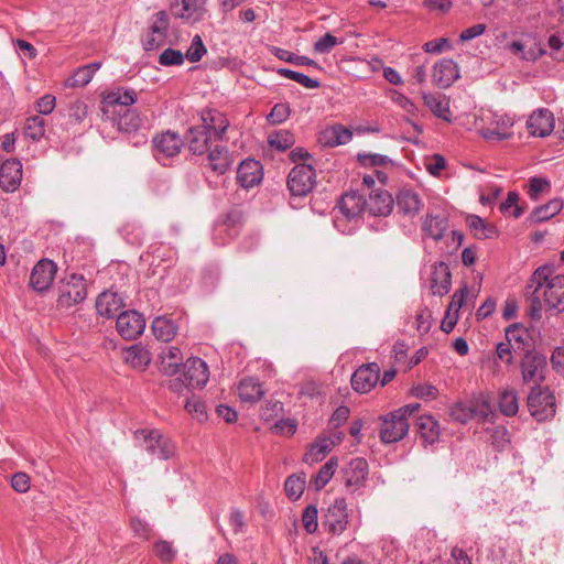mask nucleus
Instances as JSON below:
<instances>
[{"label":"nucleus","instance_id":"59","mask_svg":"<svg viewBox=\"0 0 564 564\" xmlns=\"http://www.w3.org/2000/svg\"><path fill=\"white\" fill-rule=\"evenodd\" d=\"M339 43L336 36L326 33L314 43L313 50L318 54H327Z\"/></svg>","mask_w":564,"mask_h":564},{"label":"nucleus","instance_id":"8","mask_svg":"<svg viewBox=\"0 0 564 564\" xmlns=\"http://www.w3.org/2000/svg\"><path fill=\"white\" fill-rule=\"evenodd\" d=\"M152 143L155 159L163 164L165 160L178 155L184 145L181 135L170 130L156 134Z\"/></svg>","mask_w":564,"mask_h":564},{"label":"nucleus","instance_id":"51","mask_svg":"<svg viewBox=\"0 0 564 564\" xmlns=\"http://www.w3.org/2000/svg\"><path fill=\"white\" fill-rule=\"evenodd\" d=\"M302 524L308 534L315 533L318 528V510L315 505H308L302 513Z\"/></svg>","mask_w":564,"mask_h":564},{"label":"nucleus","instance_id":"54","mask_svg":"<svg viewBox=\"0 0 564 564\" xmlns=\"http://www.w3.org/2000/svg\"><path fill=\"white\" fill-rule=\"evenodd\" d=\"M357 160L362 166L367 167L383 166L392 162L387 155L378 153H359Z\"/></svg>","mask_w":564,"mask_h":564},{"label":"nucleus","instance_id":"61","mask_svg":"<svg viewBox=\"0 0 564 564\" xmlns=\"http://www.w3.org/2000/svg\"><path fill=\"white\" fill-rule=\"evenodd\" d=\"M453 48L452 42L447 37H440L436 40L424 43L423 50L426 53L440 54L444 51H451Z\"/></svg>","mask_w":564,"mask_h":564},{"label":"nucleus","instance_id":"53","mask_svg":"<svg viewBox=\"0 0 564 564\" xmlns=\"http://www.w3.org/2000/svg\"><path fill=\"white\" fill-rule=\"evenodd\" d=\"M185 409L193 417L199 422H204L208 417L205 403L196 397H193L186 401Z\"/></svg>","mask_w":564,"mask_h":564},{"label":"nucleus","instance_id":"29","mask_svg":"<svg viewBox=\"0 0 564 564\" xmlns=\"http://www.w3.org/2000/svg\"><path fill=\"white\" fill-rule=\"evenodd\" d=\"M424 105L433 112L434 116L445 121H451L449 99L436 93H423Z\"/></svg>","mask_w":564,"mask_h":564},{"label":"nucleus","instance_id":"18","mask_svg":"<svg viewBox=\"0 0 564 564\" xmlns=\"http://www.w3.org/2000/svg\"><path fill=\"white\" fill-rule=\"evenodd\" d=\"M459 78V68L452 58L438 61L432 72L433 84L438 88H448Z\"/></svg>","mask_w":564,"mask_h":564},{"label":"nucleus","instance_id":"21","mask_svg":"<svg viewBox=\"0 0 564 564\" xmlns=\"http://www.w3.org/2000/svg\"><path fill=\"white\" fill-rule=\"evenodd\" d=\"M184 366V377L188 386L194 388H203L209 379V371L207 364L198 357L188 358Z\"/></svg>","mask_w":564,"mask_h":564},{"label":"nucleus","instance_id":"48","mask_svg":"<svg viewBox=\"0 0 564 564\" xmlns=\"http://www.w3.org/2000/svg\"><path fill=\"white\" fill-rule=\"evenodd\" d=\"M268 143L272 149L285 151L293 147L295 138L289 130H279L269 134Z\"/></svg>","mask_w":564,"mask_h":564},{"label":"nucleus","instance_id":"55","mask_svg":"<svg viewBox=\"0 0 564 564\" xmlns=\"http://www.w3.org/2000/svg\"><path fill=\"white\" fill-rule=\"evenodd\" d=\"M159 63L162 66H178L184 63V54L174 48L164 50L159 56Z\"/></svg>","mask_w":564,"mask_h":564},{"label":"nucleus","instance_id":"39","mask_svg":"<svg viewBox=\"0 0 564 564\" xmlns=\"http://www.w3.org/2000/svg\"><path fill=\"white\" fill-rule=\"evenodd\" d=\"M564 203L562 198H553L544 205L535 207L531 213L534 223H542L551 219L562 212Z\"/></svg>","mask_w":564,"mask_h":564},{"label":"nucleus","instance_id":"40","mask_svg":"<svg viewBox=\"0 0 564 564\" xmlns=\"http://www.w3.org/2000/svg\"><path fill=\"white\" fill-rule=\"evenodd\" d=\"M116 124L121 132L134 133L142 127V119L137 110L124 109L122 112H118Z\"/></svg>","mask_w":564,"mask_h":564},{"label":"nucleus","instance_id":"25","mask_svg":"<svg viewBox=\"0 0 564 564\" xmlns=\"http://www.w3.org/2000/svg\"><path fill=\"white\" fill-rule=\"evenodd\" d=\"M398 214L413 218L422 209L423 203L419 194L410 189L400 191L395 198Z\"/></svg>","mask_w":564,"mask_h":564},{"label":"nucleus","instance_id":"46","mask_svg":"<svg viewBox=\"0 0 564 564\" xmlns=\"http://www.w3.org/2000/svg\"><path fill=\"white\" fill-rule=\"evenodd\" d=\"M338 466V460L335 457L329 458L316 474L313 479L314 487L317 491L322 490L333 478L336 468Z\"/></svg>","mask_w":564,"mask_h":564},{"label":"nucleus","instance_id":"34","mask_svg":"<svg viewBox=\"0 0 564 564\" xmlns=\"http://www.w3.org/2000/svg\"><path fill=\"white\" fill-rule=\"evenodd\" d=\"M124 361L131 368L143 371L151 362V355L142 345H132L124 351Z\"/></svg>","mask_w":564,"mask_h":564},{"label":"nucleus","instance_id":"32","mask_svg":"<svg viewBox=\"0 0 564 564\" xmlns=\"http://www.w3.org/2000/svg\"><path fill=\"white\" fill-rule=\"evenodd\" d=\"M238 394L241 401L254 403L263 397L264 391L258 379L248 377L239 382Z\"/></svg>","mask_w":564,"mask_h":564},{"label":"nucleus","instance_id":"33","mask_svg":"<svg viewBox=\"0 0 564 564\" xmlns=\"http://www.w3.org/2000/svg\"><path fill=\"white\" fill-rule=\"evenodd\" d=\"M336 445L328 436L318 437L305 453L303 460L307 464L321 462Z\"/></svg>","mask_w":564,"mask_h":564},{"label":"nucleus","instance_id":"5","mask_svg":"<svg viewBox=\"0 0 564 564\" xmlns=\"http://www.w3.org/2000/svg\"><path fill=\"white\" fill-rule=\"evenodd\" d=\"M346 499L336 498L323 514V527L332 535L343 534L349 523V514Z\"/></svg>","mask_w":564,"mask_h":564},{"label":"nucleus","instance_id":"35","mask_svg":"<svg viewBox=\"0 0 564 564\" xmlns=\"http://www.w3.org/2000/svg\"><path fill=\"white\" fill-rule=\"evenodd\" d=\"M101 67L100 62H94L78 67L74 74L66 80L65 85L72 88L85 87L88 85L95 73Z\"/></svg>","mask_w":564,"mask_h":564},{"label":"nucleus","instance_id":"15","mask_svg":"<svg viewBox=\"0 0 564 564\" xmlns=\"http://www.w3.org/2000/svg\"><path fill=\"white\" fill-rule=\"evenodd\" d=\"M200 121L202 123L197 127L208 131V134H210L215 141L224 140L230 124L229 120L223 112L210 108L202 110Z\"/></svg>","mask_w":564,"mask_h":564},{"label":"nucleus","instance_id":"16","mask_svg":"<svg viewBox=\"0 0 564 564\" xmlns=\"http://www.w3.org/2000/svg\"><path fill=\"white\" fill-rule=\"evenodd\" d=\"M380 368L377 362L361 365L351 376V387L358 393H368L379 382Z\"/></svg>","mask_w":564,"mask_h":564},{"label":"nucleus","instance_id":"47","mask_svg":"<svg viewBox=\"0 0 564 564\" xmlns=\"http://www.w3.org/2000/svg\"><path fill=\"white\" fill-rule=\"evenodd\" d=\"M271 53L281 61L295 64L297 66H317V63L307 56L296 55L281 47L272 46Z\"/></svg>","mask_w":564,"mask_h":564},{"label":"nucleus","instance_id":"6","mask_svg":"<svg viewBox=\"0 0 564 564\" xmlns=\"http://www.w3.org/2000/svg\"><path fill=\"white\" fill-rule=\"evenodd\" d=\"M546 366V357L543 354L538 351L525 354L520 364L522 381L540 387L545 379Z\"/></svg>","mask_w":564,"mask_h":564},{"label":"nucleus","instance_id":"31","mask_svg":"<svg viewBox=\"0 0 564 564\" xmlns=\"http://www.w3.org/2000/svg\"><path fill=\"white\" fill-rule=\"evenodd\" d=\"M186 140L191 152L198 155L207 152L209 144L215 141L214 138L208 134V131L197 126L188 129Z\"/></svg>","mask_w":564,"mask_h":564},{"label":"nucleus","instance_id":"26","mask_svg":"<svg viewBox=\"0 0 564 564\" xmlns=\"http://www.w3.org/2000/svg\"><path fill=\"white\" fill-rule=\"evenodd\" d=\"M95 306L100 316L112 318L122 308L123 300L118 293L106 291L99 294Z\"/></svg>","mask_w":564,"mask_h":564},{"label":"nucleus","instance_id":"22","mask_svg":"<svg viewBox=\"0 0 564 564\" xmlns=\"http://www.w3.org/2000/svg\"><path fill=\"white\" fill-rule=\"evenodd\" d=\"M452 286V273L444 261L435 262L431 272V293L437 296L446 295Z\"/></svg>","mask_w":564,"mask_h":564},{"label":"nucleus","instance_id":"44","mask_svg":"<svg viewBox=\"0 0 564 564\" xmlns=\"http://www.w3.org/2000/svg\"><path fill=\"white\" fill-rule=\"evenodd\" d=\"M500 412L506 416H513L519 410V397L514 390H503L498 401Z\"/></svg>","mask_w":564,"mask_h":564},{"label":"nucleus","instance_id":"50","mask_svg":"<svg viewBox=\"0 0 564 564\" xmlns=\"http://www.w3.org/2000/svg\"><path fill=\"white\" fill-rule=\"evenodd\" d=\"M276 73L282 77L292 79L308 89H316L321 86V83L317 79H313L300 72H295L289 68H278Z\"/></svg>","mask_w":564,"mask_h":564},{"label":"nucleus","instance_id":"41","mask_svg":"<svg viewBox=\"0 0 564 564\" xmlns=\"http://www.w3.org/2000/svg\"><path fill=\"white\" fill-rule=\"evenodd\" d=\"M209 166L217 174H224L230 167L229 152L225 147H215L208 152Z\"/></svg>","mask_w":564,"mask_h":564},{"label":"nucleus","instance_id":"56","mask_svg":"<svg viewBox=\"0 0 564 564\" xmlns=\"http://www.w3.org/2000/svg\"><path fill=\"white\" fill-rule=\"evenodd\" d=\"M551 55L557 61H564V32L552 34L547 41Z\"/></svg>","mask_w":564,"mask_h":564},{"label":"nucleus","instance_id":"24","mask_svg":"<svg viewBox=\"0 0 564 564\" xmlns=\"http://www.w3.org/2000/svg\"><path fill=\"white\" fill-rule=\"evenodd\" d=\"M262 176V166L259 161L253 159L243 160L237 169V181L245 188L260 183Z\"/></svg>","mask_w":564,"mask_h":564},{"label":"nucleus","instance_id":"2","mask_svg":"<svg viewBox=\"0 0 564 564\" xmlns=\"http://www.w3.org/2000/svg\"><path fill=\"white\" fill-rule=\"evenodd\" d=\"M140 446L153 458L166 460L174 456L175 445L170 437L163 435L161 431L153 429H142L134 433Z\"/></svg>","mask_w":564,"mask_h":564},{"label":"nucleus","instance_id":"17","mask_svg":"<svg viewBox=\"0 0 564 564\" xmlns=\"http://www.w3.org/2000/svg\"><path fill=\"white\" fill-rule=\"evenodd\" d=\"M145 327V321L137 311H126L117 317V330L127 340L135 339Z\"/></svg>","mask_w":564,"mask_h":564},{"label":"nucleus","instance_id":"14","mask_svg":"<svg viewBox=\"0 0 564 564\" xmlns=\"http://www.w3.org/2000/svg\"><path fill=\"white\" fill-rule=\"evenodd\" d=\"M409 427V421L393 411L382 417L380 437L384 443L398 442L408 434Z\"/></svg>","mask_w":564,"mask_h":564},{"label":"nucleus","instance_id":"43","mask_svg":"<svg viewBox=\"0 0 564 564\" xmlns=\"http://www.w3.org/2000/svg\"><path fill=\"white\" fill-rule=\"evenodd\" d=\"M466 223L471 234L477 239H490L497 235L494 226L486 224L485 220L477 215H469Z\"/></svg>","mask_w":564,"mask_h":564},{"label":"nucleus","instance_id":"58","mask_svg":"<svg viewBox=\"0 0 564 564\" xmlns=\"http://www.w3.org/2000/svg\"><path fill=\"white\" fill-rule=\"evenodd\" d=\"M291 108L288 102L275 104L268 115V120L271 123H282L289 119Z\"/></svg>","mask_w":564,"mask_h":564},{"label":"nucleus","instance_id":"45","mask_svg":"<svg viewBox=\"0 0 564 564\" xmlns=\"http://www.w3.org/2000/svg\"><path fill=\"white\" fill-rule=\"evenodd\" d=\"M23 134L32 141H40L45 134V120L40 116L29 117L23 126Z\"/></svg>","mask_w":564,"mask_h":564},{"label":"nucleus","instance_id":"27","mask_svg":"<svg viewBox=\"0 0 564 564\" xmlns=\"http://www.w3.org/2000/svg\"><path fill=\"white\" fill-rule=\"evenodd\" d=\"M394 200L388 191L380 189L370 194L367 210L372 216H388L392 212Z\"/></svg>","mask_w":564,"mask_h":564},{"label":"nucleus","instance_id":"10","mask_svg":"<svg viewBox=\"0 0 564 564\" xmlns=\"http://www.w3.org/2000/svg\"><path fill=\"white\" fill-rule=\"evenodd\" d=\"M341 473L345 487L355 494L365 486L369 474L368 462L362 457L352 458Z\"/></svg>","mask_w":564,"mask_h":564},{"label":"nucleus","instance_id":"19","mask_svg":"<svg viewBox=\"0 0 564 564\" xmlns=\"http://www.w3.org/2000/svg\"><path fill=\"white\" fill-rule=\"evenodd\" d=\"M527 129L533 137H547L554 130L553 113L545 108L533 111L527 120Z\"/></svg>","mask_w":564,"mask_h":564},{"label":"nucleus","instance_id":"64","mask_svg":"<svg viewBox=\"0 0 564 564\" xmlns=\"http://www.w3.org/2000/svg\"><path fill=\"white\" fill-rule=\"evenodd\" d=\"M88 113V106L83 100H75L69 105L68 116L72 120L79 123Z\"/></svg>","mask_w":564,"mask_h":564},{"label":"nucleus","instance_id":"23","mask_svg":"<svg viewBox=\"0 0 564 564\" xmlns=\"http://www.w3.org/2000/svg\"><path fill=\"white\" fill-rule=\"evenodd\" d=\"M22 177V164L20 161L11 159L6 160L0 165V187L7 192H14L20 183Z\"/></svg>","mask_w":564,"mask_h":564},{"label":"nucleus","instance_id":"3","mask_svg":"<svg viewBox=\"0 0 564 564\" xmlns=\"http://www.w3.org/2000/svg\"><path fill=\"white\" fill-rule=\"evenodd\" d=\"M87 296V285L82 274H67L59 283L56 306L68 310L82 303Z\"/></svg>","mask_w":564,"mask_h":564},{"label":"nucleus","instance_id":"1","mask_svg":"<svg viewBox=\"0 0 564 564\" xmlns=\"http://www.w3.org/2000/svg\"><path fill=\"white\" fill-rule=\"evenodd\" d=\"M528 290L531 293V317L541 318V311L564 312V274H555L552 265L539 267L531 275Z\"/></svg>","mask_w":564,"mask_h":564},{"label":"nucleus","instance_id":"36","mask_svg":"<svg viewBox=\"0 0 564 564\" xmlns=\"http://www.w3.org/2000/svg\"><path fill=\"white\" fill-rule=\"evenodd\" d=\"M416 427L425 444H433L438 440L440 426L431 415H421L416 420Z\"/></svg>","mask_w":564,"mask_h":564},{"label":"nucleus","instance_id":"13","mask_svg":"<svg viewBox=\"0 0 564 564\" xmlns=\"http://www.w3.org/2000/svg\"><path fill=\"white\" fill-rule=\"evenodd\" d=\"M514 120L506 113H495L490 127L479 130V134L487 141H503L513 137Z\"/></svg>","mask_w":564,"mask_h":564},{"label":"nucleus","instance_id":"28","mask_svg":"<svg viewBox=\"0 0 564 564\" xmlns=\"http://www.w3.org/2000/svg\"><path fill=\"white\" fill-rule=\"evenodd\" d=\"M339 210L348 219L358 217L366 208L367 200L356 192L346 193L339 200Z\"/></svg>","mask_w":564,"mask_h":564},{"label":"nucleus","instance_id":"9","mask_svg":"<svg viewBox=\"0 0 564 564\" xmlns=\"http://www.w3.org/2000/svg\"><path fill=\"white\" fill-rule=\"evenodd\" d=\"M138 94L133 89L129 88H115L112 90L106 91L101 97V111L106 118H109L110 115L118 113L116 108L118 106L127 107L137 102Z\"/></svg>","mask_w":564,"mask_h":564},{"label":"nucleus","instance_id":"62","mask_svg":"<svg viewBox=\"0 0 564 564\" xmlns=\"http://www.w3.org/2000/svg\"><path fill=\"white\" fill-rule=\"evenodd\" d=\"M550 188V182L542 177H532L529 182L528 195L536 200L541 193Z\"/></svg>","mask_w":564,"mask_h":564},{"label":"nucleus","instance_id":"42","mask_svg":"<svg viewBox=\"0 0 564 564\" xmlns=\"http://www.w3.org/2000/svg\"><path fill=\"white\" fill-rule=\"evenodd\" d=\"M161 359V371L166 376H174L182 365V351L178 347H169Z\"/></svg>","mask_w":564,"mask_h":564},{"label":"nucleus","instance_id":"12","mask_svg":"<svg viewBox=\"0 0 564 564\" xmlns=\"http://www.w3.org/2000/svg\"><path fill=\"white\" fill-rule=\"evenodd\" d=\"M169 30V17L165 11H159L153 17L149 32L142 41L145 51H154L164 45Z\"/></svg>","mask_w":564,"mask_h":564},{"label":"nucleus","instance_id":"57","mask_svg":"<svg viewBox=\"0 0 564 564\" xmlns=\"http://www.w3.org/2000/svg\"><path fill=\"white\" fill-rule=\"evenodd\" d=\"M155 555L164 563L172 562L176 556V551L172 546L171 542L160 540L154 544Z\"/></svg>","mask_w":564,"mask_h":564},{"label":"nucleus","instance_id":"38","mask_svg":"<svg viewBox=\"0 0 564 564\" xmlns=\"http://www.w3.org/2000/svg\"><path fill=\"white\" fill-rule=\"evenodd\" d=\"M423 231L433 240H442L447 230V219L438 215L427 214L423 221Z\"/></svg>","mask_w":564,"mask_h":564},{"label":"nucleus","instance_id":"7","mask_svg":"<svg viewBox=\"0 0 564 564\" xmlns=\"http://www.w3.org/2000/svg\"><path fill=\"white\" fill-rule=\"evenodd\" d=\"M315 170L311 164H296L288 176V187L295 196H304L315 185Z\"/></svg>","mask_w":564,"mask_h":564},{"label":"nucleus","instance_id":"49","mask_svg":"<svg viewBox=\"0 0 564 564\" xmlns=\"http://www.w3.org/2000/svg\"><path fill=\"white\" fill-rule=\"evenodd\" d=\"M305 474L289 476L285 480L284 488L290 499H299L305 489Z\"/></svg>","mask_w":564,"mask_h":564},{"label":"nucleus","instance_id":"52","mask_svg":"<svg viewBox=\"0 0 564 564\" xmlns=\"http://www.w3.org/2000/svg\"><path fill=\"white\" fill-rule=\"evenodd\" d=\"M206 53L207 50L203 43L202 37L196 34L193 37L184 57H186L191 63H196L199 62Z\"/></svg>","mask_w":564,"mask_h":564},{"label":"nucleus","instance_id":"20","mask_svg":"<svg viewBox=\"0 0 564 564\" xmlns=\"http://www.w3.org/2000/svg\"><path fill=\"white\" fill-rule=\"evenodd\" d=\"M506 339L517 354L533 352L530 332L520 323L512 324L506 328Z\"/></svg>","mask_w":564,"mask_h":564},{"label":"nucleus","instance_id":"63","mask_svg":"<svg viewBox=\"0 0 564 564\" xmlns=\"http://www.w3.org/2000/svg\"><path fill=\"white\" fill-rule=\"evenodd\" d=\"M130 527L134 535L142 540H149L152 535V528L150 524L140 518H132Z\"/></svg>","mask_w":564,"mask_h":564},{"label":"nucleus","instance_id":"30","mask_svg":"<svg viewBox=\"0 0 564 564\" xmlns=\"http://www.w3.org/2000/svg\"><path fill=\"white\" fill-rule=\"evenodd\" d=\"M512 54L527 62H535L545 54V50L534 41H513L509 44Z\"/></svg>","mask_w":564,"mask_h":564},{"label":"nucleus","instance_id":"37","mask_svg":"<svg viewBox=\"0 0 564 564\" xmlns=\"http://www.w3.org/2000/svg\"><path fill=\"white\" fill-rule=\"evenodd\" d=\"M152 332L156 339L169 343L177 334V326L170 318L158 316L152 322Z\"/></svg>","mask_w":564,"mask_h":564},{"label":"nucleus","instance_id":"11","mask_svg":"<svg viewBox=\"0 0 564 564\" xmlns=\"http://www.w3.org/2000/svg\"><path fill=\"white\" fill-rule=\"evenodd\" d=\"M56 272L57 265L54 261L42 259L33 267L29 284L39 293L45 292L51 288Z\"/></svg>","mask_w":564,"mask_h":564},{"label":"nucleus","instance_id":"60","mask_svg":"<svg viewBox=\"0 0 564 564\" xmlns=\"http://www.w3.org/2000/svg\"><path fill=\"white\" fill-rule=\"evenodd\" d=\"M469 408H470L473 417H477V419L482 420V421H486L490 416V414H491L490 404L484 398L475 400L469 405Z\"/></svg>","mask_w":564,"mask_h":564},{"label":"nucleus","instance_id":"4","mask_svg":"<svg viewBox=\"0 0 564 564\" xmlns=\"http://www.w3.org/2000/svg\"><path fill=\"white\" fill-rule=\"evenodd\" d=\"M527 404L530 414L539 422L555 415V397L549 388L533 387L528 395Z\"/></svg>","mask_w":564,"mask_h":564}]
</instances>
